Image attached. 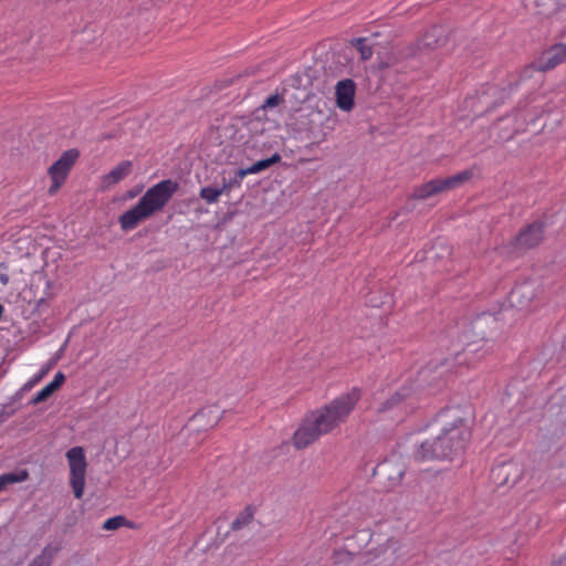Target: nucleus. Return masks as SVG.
<instances>
[{"mask_svg":"<svg viewBox=\"0 0 566 566\" xmlns=\"http://www.w3.org/2000/svg\"><path fill=\"white\" fill-rule=\"evenodd\" d=\"M470 438V427L462 418H455L433 440L419 443L412 457L418 462L452 459L464 451Z\"/></svg>","mask_w":566,"mask_h":566,"instance_id":"1","label":"nucleus"},{"mask_svg":"<svg viewBox=\"0 0 566 566\" xmlns=\"http://www.w3.org/2000/svg\"><path fill=\"white\" fill-rule=\"evenodd\" d=\"M178 189V182L171 179H164L148 188L134 207L119 216L120 229L126 232L136 229L139 223L161 211Z\"/></svg>","mask_w":566,"mask_h":566,"instance_id":"2","label":"nucleus"},{"mask_svg":"<svg viewBox=\"0 0 566 566\" xmlns=\"http://www.w3.org/2000/svg\"><path fill=\"white\" fill-rule=\"evenodd\" d=\"M361 397L359 388H352L322 408L307 413L323 434H327L345 422Z\"/></svg>","mask_w":566,"mask_h":566,"instance_id":"3","label":"nucleus"},{"mask_svg":"<svg viewBox=\"0 0 566 566\" xmlns=\"http://www.w3.org/2000/svg\"><path fill=\"white\" fill-rule=\"evenodd\" d=\"M70 468V485L76 499H82L85 490L87 461L82 447H73L65 453Z\"/></svg>","mask_w":566,"mask_h":566,"instance_id":"4","label":"nucleus"},{"mask_svg":"<svg viewBox=\"0 0 566 566\" xmlns=\"http://www.w3.org/2000/svg\"><path fill=\"white\" fill-rule=\"evenodd\" d=\"M418 405L417 392L412 384L398 388L379 407V412L398 411L407 415L416 409Z\"/></svg>","mask_w":566,"mask_h":566,"instance_id":"5","label":"nucleus"},{"mask_svg":"<svg viewBox=\"0 0 566 566\" xmlns=\"http://www.w3.org/2000/svg\"><path fill=\"white\" fill-rule=\"evenodd\" d=\"M78 155L80 154L76 149H69L50 166L48 174L52 180V185L48 190L49 195H55L63 186L72 167L76 163Z\"/></svg>","mask_w":566,"mask_h":566,"instance_id":"6","label":"nucleus"},{"mask_svg":"<svg viewBox=\"0 0 566 566\" xmlns=\"http://www.w3.org/2000/svg\"><path fill=\"white\" fill-rule=\"evenodd\" d=\"M324 434L311 417L306 415L293 434L292 444L295 449L302 450L317 441Z\"/></svg>","mask_w":566,"mask_h":566,"instance_id":"7","label":"nucleus"},{"mask_svg":"<svg viewBox=\"0 0 566 566\" xmlns=\"http://www.w3.org/2000/svg\"><path fill=\"white\" fill-rule=\"evenodd\" d=\"M544 238V226L541 222H534L516 235L513 245L517 251H526L537 247Z\"/></svg>","mask_w":566,"mask_h":566,"instance_id":"8","label":"nucleus"},{"mask_svg":"<svg viewBox=\"0 0 566 566\" xmlns=\"http://www.w3.org/2000/svg\"><path fill=\"white\" fill-rule=\"evenodd\" d=\"M356 86L353 80L345 78L339 81L335 86L336 105L344 112H349L355 105Z\"/></svg>","mask_w":566,"mask_h":566,"instance_id":"9","label":"nucleus"},{"mask_svg":"<svg viewBox=\"0 0 566 566\" xmlns=\"http://www.w3.org/2000/svg\"><path fill=\"white\" fill-rule=\"evenodd\" d=\"M566 61V43H558L545 51L538 60L539 71H548Z\"/></svg>","mask_w":566,"mask_h":566,"instance_id":"10","label":"nucleus"},{"mask_svg":"<svg viewBox=\"0 0 566 566\" xmlns=\"http://www.w3.org/2000/svg\"><path fill=\"white\" fill-rule=\"evenodd\" d=\"M133 171V161L123 160L118 165H116L109 172L102 176L101 178V189L107 190L114 185L120 182L125 178H127Z\"/></svg>","mask_w":566,"mask_h":566,"instance_id":"11","label":"nucleus"},{"mask_svg":"<svg viewBox=\"0 0 566 566\" xmlns=\"http://www.w3.org/2000/svg\"><path fill=\"white\" fill-rule=\"evenodd\" d=\"M536 287L531 283H522L512 290V298L521 308H530L536 296Z\"/></svg>","mask_w":566,"mask_h":566,"instance_id":"12","label":"nucleus"},{"mask_svg":"<svg viewBox=\"0 0 566 566\" xmlns=\"http://www.w3.org/2000/svg\"><path fill=\"white\" fill-rule=\"evenodd\" d=\"M446 185L443 179H432L426 184H422L413 189L411 195L415 199H428L437 193L446 190Z\"/></svg>","mask_w":566,"mask_h":566,"instance_id":"13","label":"nucleus"},{"mask_svg":"<svg viewBox=\"0 0 566 566\" xmlns=\"http://www.w3.org/2000/svg\"><path fill=\"white\" fill-rule=\"evenodd\" d=\"M377 469L381 474L387 476L390 488L399 485L405 475V470L400 464H394L388 461L379 464Z\"/></svg>","mask_w":566,"mask_h":566,"instance_id":"14","label":"nucleus"},{"mask_svg":"<svg viewBox=\"0 0 566 566\" xmlns=\"http://www.w3.org/2000/svg\"><path fill=\"white\" fill-rule=\"evenodd\" d=\"M256 513V506L248 504L242 511L238 513L235 518L231 523V531H240L252 523Z\"/></svg>","mask_w":566,"mask_h":566,"instance_id":"15","label":"nucleus"},{"mask_svg":"<svg viewBox=\"0 0 566 566\" xmlns=\"http://www.w3.org/2000/svg\"><path fill=\"white\" fill-rule=\"evenodd\" d=\"M280 160H281V156L279 154H274L270 158L261 159L244 169L238 170L237 175L240 179H242L245 175L258 174V172L271 167L272 165L279 163Z\"/></svg>","mask_w":566,"mask_h":566,"instance_id":"16","label":"nucleus"},{"mask_svg":"<svg viewBox=\"0 0 566 566\" xmlns=\"http://www.w3.org/2000/svg\"><path fill=\"white\" fill-rule=\"evenodd\" d=\"M29 479L27 470L18 472H10L0 475V492L3 491L9 484L24 482Z\"/></svg>","mask_w":566,"mask_h":566,"instance_id":"17","label":"nucleus"},{"mask_svg":"<svg viewBox=\"0 0 566 566\" xmlns=\"http://www.w3.org/2000/svg\"><path fill=\"white\" fill-rule=\"evenodd\" d=\"M123 526L128 527V528H135L134 522L127 520L123 515H116V516L107 518L104 522L102 528L105 531H116Z\"/></svg>","mask_w":566,"mask_h":566,"instance_id":"18","label":"nucleus"},{"mask_svg":"<svg viewBox=\"0 0 566 566\" xmlns=\"http://www.w3.org/2000/svg\"><path fill=\"white\" fill-rule=\"evenodd\" d=\"M472 176H473L472 170L467 169V170L460 171L451 177H448V178L443 179L446 188L453 189V188L460 186L461 184L468 181L469 179H471Z\"/></svg>","mask_w":566,"mask_h":566,"instance_id":"19","label":"nucleus"},{"mask_svg":"<svg viewBox=\"0 0 566 566\" xmlns=\"http://www.w3.org/2000/svg\"><path fill=\"white\" fill-rule=\"evenodd\" d=\"M307 136L316 143H322L327 138V132L316 125V123H310L306 128Z\"/></svg>","mask_w":566,"mask_h":566,"instance_id":"20","label":"nucleus"},{"mask_svg":"<svg viewBox=\"0 0 566 566\" xmlns=\"http://www.w3.org/2000/svg\"><path fill=\"white\" fill-rule=\"evenodd\" d=\"M355 46L357 51L360 53V56L363 60H368L373 55L371 46H369L366 42V39H356L355 40Z\"/></svg>","mask_w":566,"mask_h":566,"instance_id":"21","label":"nucleus"},{"mask_svg":"<svg viewBox=\"0 0 566 566\" xmlns=\"http://www.w3.org/2000/svg\"><path fill=\"white\" fill-rule=\"evenodd\" d=\"M282 101L279 94L270 95L263 103L262 108H272L277 106Z\"/></svg>","mask_w":566,"mask_h":566,"instance_id":"22","label":"nucleus"},{"mask_svg":"<svg viewBox=\"0 0 566 566\" xmlns=\"http://www.w3.org/2000/svg\"><path fill=\"white\" fill-rule=\"evenodd\" d=\"M51 565V556H46L45 552L39 557H36L30 566H50Z\"/></svg>","mask_w":566,"mask_h":566,"instance_id":"23","label":"nucleus"},{"mask_svg":"<svg viewBox=\"0 0 566 566\" xmlns=\"http://www.w3.org/2000/svg\"><path fill=\"white\" fill-rule=\"evenodd\" d=\"M51 395L49 391L43 387L40 391L35 394V396L32 398V403L36 405L42 401H45Z\"/></svg>","mask_w":566,"mask_h":566,"instance_id":"24","label":"nucleus"},{"mask_svg":"<svg viewBox=\"0 0 566 566\" xmlns=\"http://www.w3.org/2000/svg\"><path fill=\"white\" fill-rule=\"evenodd\" d=\"M201 197L208 202H212V186L203 187L200 191Z\"/></svg>","mask_w":566,"mask_h":566,"instance_id":"25","label":"nucleus"},{"mask_svg":"<svg viewBox=\"0 0 566 566\" xmlns=\"http://www.w3.org/2000/svg\"><path fill=\"white\" fill-rule=\"evenodd\" d=\"M53 381L61 387L65 381V375L62 371H57L53 378Z\"/></svg>","mask_w":566,"mask_h":566,"instance_id":"26","label":"nucleus"},{"mask_svg":"<svg viewBox=\"0 0 566 566\" xmlns=\"http://www.w3.org/2000/svg\"><path fill=\"white\" fill-rule=\"evenodd\" d=\"M44 388L49 391L50 395H53L60 387L52 380L50 384L44 386Z\"/></svg>","mask_w":566,"mask_h":566,"instance_id":"27","label":"nucleus"},{"mask_svg":"<svg viewBox=\"0 0 566 566\" xmlns=\"http://www.w3.org/2000/svg\"><path fill=\"white\" fill-rule=\"evenodd\" d=\"M44 388L49 391L50 395H53L60 387L52 380L50 384L44 386Z\"/></svg>","mask_w":566,"mask_h":566,"instance_id":"28","label":"nucleus"},{"mask_svg":"<svg viewBox=\"0 0 566 566\" xmlns=\"http://www.w3.org/2000/svg\"><path fill=\"white\" fill-rule=\"evenodd\" d=\"M0 282L2 285H7L9 283V276L7 273L0 272Z\"/></svg>","mask_w":566,"mask_h":566,"instance_id":"29","label":"nucleus"},{"mask_svg":"<svg viewBox=\"0 0 566 566\" xmlns=\"http://www.w3.org/2000/svg\"><path fill=\"white\" fill-rule=\"evenodd\" d=\"M137 193H138V190H130V191L127 192V197L128 198H134V197L137 196Z\"/></svg>","mask_w":566,"mask_h":566,"instance_id":"30","label":"nucleus"},{"mask_svg":"<svg viewBox=\"0 0 566 566\" xmlns=\"http://www.w3.org/2000/svg\"><path fill=\"white\" fill-rule=\"evenodd\" d=\"M220 193H221V191L214 188V192H213L214 200L220 196Z\"/></svg>","mask_w":566,"mask_h":566,"instance_id":"31","label":"nucleus"},{"mask_svg":"<svg viewBox=\"0 0 566 566\" xmlns=\"http://www.w3.org/2000/svg\"><path fill=\"white\" fill-rule=\"evenodd\" d=\"M387 543H388V545H390V546H394L395 544H397V542H396V541H394L392 538L388 539V542H387Z\"/></svg>","mask_w":566,"mask_h":566,"instance_id":"32","label":"nucleus"},{"mask_svg":"<svg viewBox=\"0 0 566 566\" xmlns=\"http://www.w3.org/2000/svg\"><path fill=\"white\" fill-rule=\"evenodd\" d=\"M45 373H46L45 370H42V371L39 374V376L36 377V379H35V380L41 379Z\"/></svg>","mask_w":566,"mask_h":566,"instance_id":"33","label":"nucleus"},{"mask_svg":"<svg viewBox=\"0 0 566 566\" xmlns=\"http://www.w3.org/2000/svg\"><path fill=\"white\" fill-rule=\"evenodd\" d=\"M313 114L314 115H318L319 117H322V112H319V111H315Z\"/></svg>","mask_w":566,"mask_h":566,"instance_id":"34","label":"nucleus"}]
</instances>
